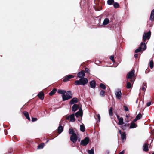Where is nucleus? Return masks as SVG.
Instances as JSON below:
<instances>
[{
  "mask_svg": "<svg viewBox=\"0 0 154 154\" xmlns=\"http://www.w3.org/2000/svg\"><path fill=\"white\" fill-rule=\"evenodd\" d=\"M88 82V79L84 77L80 78L79 80H77L75 81V84L76 85H85Z\"/></svg>",
  "mask_w": 154,
  "mask_h": 154,
  "instance_id": "f257e3e1",
  "label": "nucleus"
},
{
  "mask_svg": "<svg viewBox=\"0 0 154 154\" xmlns=\"http://www.w3.org/2000/svg\"><path fill=\"white\" fill-rule=\"evenodd\" d=\"M62 100L65 101L69 99L72 97V93L70 91H68L66 92V95H62Z\"/></svg>",
  "mask_w": 154,
  "mask_h": 154,
  "instance_id": "f03ea898",
  "label": "nucleus"
},
{
  "mask_svg": "<svg viewBox=\"0 0 154 154\" xmlns=\"http://www.w3.org/2000/svg\"><path fill=\"white\" fill-rule=\"evenodd\" d=\"M134 73V70L133 69L129 72L126 75V78L127 79H131V82H134L135 80L134 79L132 78V77L134 78L135 77Z\"/></svg>",
  "mask_w": 154,
  "mask_h": 154,
  "instance_id": "7ed1b4c3",
  "label": "nucleus"
},
{
  "mask_svg": "<svg viewBox=\"0 0 154 154\" xmlns=\"http://www.w3.org/2000/svg\"><path fill=\"white\" fill-rule=\"evenodd\" d=\"M151 32L150 31L147 33H144L143 35V39L144 42L146 39L149 40V39L151 36Z\"/></svg>",
  "mask_w": 154,
  "mask_h": 154,
  "instance_id": "20e7f679",
  "label": "nucleus"
},
{
  "mask_svg": "<svg viewBox=\"0 0 154 154\" xmlns=\"http://www.w3.org/2000/svg\"><path fill=\"white\" fill-rule=\"evenodd\" d=\"M89 139L88 137H85L84 139L82 140L80 142V144L83 146H86L89 143Z\"/></svg>",
  "mask_w": 154,
  "mask_h": 154,
  "instance_id": "39448f33",
  "label": "nucleus"
},
{
  "mask_svg": "<svg viewBox=\"0 0 154 154\" xmlns=\"http://www.w3.org/2000/svg\"><path fill=\"white\" fill-rule=\"evenodd\" d=\"M78 138L77 134L72 135L70 137L71 141L74 143H75L77 141Z\"/></svg>",
  "mask_w": 154,
  "mask_h": 154,
  "instance_id": "423d86ee",
  "label": "nucleus"
},
{
  "mask_svg": "<svg viewBox=\"0 0 154 154\" xmlns=\"http://www.w3.org/2000/svg\"><path fill=\"white\" fill-rule=\"evenodd\" d=\"M67 120L69 119L70 121L71 122H74L75 121V116L74 114H72L66 117Z\"/></svg>",
  "mask_w": 154,
  "mask_h": 154,
  "instance_id": "0eeeda50",
  "label": "nucleus"
},
{
  "mask_svg": "<svg viewBox=\"0 0 154 154\" xmlns=\"http://www.w3.org/2000/svg\"><path fill=\"white\" fill-rule=\"evenodd\" d=\"M116 97L117 98L119 99H120L122 97V93L120 89H118L117 91L115 93Z\"/></svg>",
  "mask_w": 154,
  "mask_h": 154,
  "instance_id": "6e6552de",
  "label": "nucleus"
},
{
  "mask_svg": "<svg viewBox=\"0 0 154 154\" xmlns=\"http://www.w3.org/2000/svg\"><path fill=\"white\" fill-rule=\"evenodd\" d=\"M85 71L84 70H82L78 73L77 77L81 78L84 77L85 76Z\"/></svg>",
  "mask_w": 154,
  "mask_h": 154,
  "instance_id": "1a4fd4ad",
  "label": "nucleus"
},
{
  "mask_svg": "<svg viewBox=\"0 0 154 154\" xmlns=\"http://www.w3.org/2000/svg\"><path fill=\"white\" fill-rule=\"evenodd\" d=\"M83 114V112L81 108H80L79 111L77 112L75 114V115L76 117H78L79 116H80L81 117L82 116Z\"/></svg>",
  "mask_w": 154,
  "mask_h": 154,
  "instance_id": "9d476101",
  "label": "nucleus"
},
{
  "mask_svg": "<svg viewBox=\"0 0 154 154\" xmlns=\"http://www.w3.org/2000/svg\"><path fill=\"white\" fill-rule=\"evenodd\" d=\"M74 76L72 75H69L66 76L63 79V81L64 82H66L68 81L69 79H70L74 78Z\"/></svg>",
  "mask_w": 154,
  "mask_h": 154,
  "instance_id": "9b49d317",
  "label": "nucleus"
},
{
  "mask_svg": "<svg viewBox=\"0 0 154 154\" xmlns=\"http://www.w3.org/2000/svg\"><path fill=\"white\" fill-rule=\"evenodd\" d=\"M78 99L77 98H73L70 101L69 103L70 104H73L77 103Z\"/></svg>",
  "mask_w": 154,
  "mask_h": 154,
  "instance_id": "f8f14e48",
  "label": "nucleus"
},
{
  "mask_svg": "<svg viewBox=\"0 0 154 154\" xmlns=\"http://www.w3.org/2000/svg\"><path fill=\"white\" fill-rule=\"evenodd\" d=\"M91 87L92 88H94L96 87V82L94 80L91 81L89 82Z\"/></svg>",
  "mask_w": 154,
  "mask_h": 154,
  "instance_id": "ddd939ff",
  "label": "nucleus"
},
{
  "mask_svg": "<svg viewBox=\"0 0 154 154\" xmlns=\"http://www.w3.org/2000/svg\"><path fill=\"white\" fill-rule=\"evenodd\" d=\"M69 134H77L75 130H74L72 127H70L69 130Z\"/></svg>",
  "mask_w": 154,
  "mask_h": 154,
  "instance_id": "4468645a",
  "label": "nucleus"
},
{
  "mask_svg": "<svg viewBox=\"0 0 154 154\" xmlns=\"http://www.w3.org/2000/svg\"><path fill=\"white\" fill-rule=\"evenodd\" d=\"M139 47L140 48H141V49H143V51H144L146 49V44L145 43L141 42L140 45Z\"/></svg>",
  "mask_w": 154,
  "mask_h": 154,
  "instance_id": "2eb2a0df",
  "label": "nucleus"
},
{
  "mask_svg": "<svg viewBox=\"0 0 154 154\" xmlns=\"http://www.w3.org/2000/svg\"><path fill=\"white\" fill-rule=\"evenodd\" d=\"M154 19V9H153L151 12L150 17V20L152 21H153Z\"/></svg>",
  "mask_w": 154,
  "mask_h": 154,
  "instance_id": "dca6fc26",
  "label": "nucleus"
},
{
  "mask_svg": "<svg viewBox=\"0 0 154 154\" xmlns=\"http://www.w3.org/2000/svg\"><path fill=\"white\" fill-rule=\"evenodd\" d=\"M78 108V105L76 104H74L72 106V111L75 112L76 111Z\"/></svg>",
  "mask_w": 154,
  "mask_h": 154,
  "instance_id": "f3484780",
  "label": "nucleus"
},
{
  "mask_svg": "<svg viewBox=\"0 0 154 154\" xmlns=\"http://www.w3.org/2000/svg\"><path fill=\"white\" fill-rule=\"evenodd\" d=\"M142 117V115L141 113H139L137 115L135 118L134 119V122H136L137 120L140 119Z\"/></svg>",
  "mask_w": 154,
  "mask_h": 154,
  "instance_id": "a211bd4d",
  "label": "nucleus"
},
{
  "mask_svg": "<svg viewBox=\"0 0 154 154\" xmlns=\"http://www.w3.org/2000/svg\"><path fill=\"white\" fill-rule=\"evenodd\" d=\"M109 22V20L108 18H106L104 19L103 24V25L105 26L108 24Z\"/></svg>",
  "mask_w": 154,
  "mask_h": 154,
  "instance_id": "6ab92c4d",
  "label": "nucleus"
},
{
  "mask_svg": "<svg viewBox=\"0 0 154 154\" xmlns=\"http://www.w3.org/2000/svg\"><path fill=\"white\" fill-rule=\"evenodd\" d=\"M39 98L41 100H43L44 98V94L43 92H40L38 95Z\"/></svg>",
  "mask_w": 154,
  "mask_h": 154,
  "instance_id": "aec40b11",
  "label": "nucleus"
},
{
  "mask_svg": "<svg viewBox=\"0 0 154 154\" xmlns=\"http://www.w3.org/2000/svg\"><path fill=\"white\" fill-rule=\"evenodd\" d=\"M135 122L134 121V120L132 122L131 125L130 126V128H135L137 127V125H136V124L135 123Z\"/></svg>",
  "mask_w": 154,
  "mask_h": 154,
  "instance_id": "412c9836",
  "label": "nucleus"
},
{
  "mask_svg": "<svg viewBox=\"0 0 154 154\" xmlns=\"http://www.w3.org/2000/svg\"><path fill=\"white\" fill-rule=\"evenodd\" d=\"M58 94H62V95H64L66 93V91L65 90L59 89L57 91Z\"/></svg>",
  "mask_w": 154,
  "mask_h": 154,
  "instance_id": "4be33fe9",
  "label": "nucleus"
},
{
  "mask_svg": "<svg viewBox=\"0 0 154 154\" xmlns=\"http://www.w3.org/2000/svg\"><path fill=\"white\" fill-rule=\"evenodd\" d=\"M23 114H24L26 118L28 119V120L30 121V119L29 117L28 113L26 111H24L23 112Z\"/></svg>",
  "mask_w": 154,
  "mask_h": 154,
  "instance_id": "5701e85b",
  "label": "nucleus"
},
{
  "mask_svg": "<svg viewBox=\"0 0 154 154\" xmlns=\"http://www.w3.org/2000/svg\"><path fill=\"white\" fill-rule=\"evenodd\" d=\"M121 137L122 140H125L126 139V134L125 132H124L121 134Z\"/></svg>",
  "mask_w": 154,
  "mask_h": 154,
  "instance_id": "b1692460",
  "label": "nucleus"
},
{
  "mask_svg": "<svg viewBox=\"0 0 154 154\" xmlns=\"http://www.w3.org/2000/svg\"><path fill=\"white\" fill-rule=\"evenodd\" d=\"M143 150L147 152L149 150L148 146L147 143H145L143 145Z\"/></svg>",
  "mask_w": 154,
  "mask_h": 154,
  "instance_id": "393cba45",
  "label": "nucleus"
},
{
  "mask_svg": "<svg viewBox=\"0 0 154 154\" xmlns=\"http://www.w3.org/2000/svg\"><path fill=\"white\" fill-rule=\"evenodd\" d=\"M63 131V127L61 125H59L57 129V132L59 134L61 133Z\"/></svg>",
  "mask_w": 154,
  "mask_h": 154,
  "instance_id": "a878e982",
  "label": "nucleus"
},
{
  "mask_svg": "<svg viewBox=\"0 0 154 154\" xmlns=\"http://www.w3.org/2000/svg\"><path fill=\"white\" fill-rule=\"evenodd\" d=\"M57 90L56 88H54L51 91L49 94L50 96H52L54 95L57 91Z\"/></svg>",
  "mask_w": 154,
  "mask_h": 154,
  "instance_id": "bb28decb",
  "label": "nucleus"
},
{
  "mask_svg": "<svg viewBox=\"0 0 154 154\" xmlns=\"http://www.w3.org/2000/svg\"><path fill=\"white\" fill-rule=\"evenodd\" d=\"M119 124L120 125H122L124 124L123 119L122 117H120L118 120Z\"/></svg>",
  "mask_w": 154,
  "mask_h": 154,
  "instance_id": "cd10ccee",
  "label": "nucleus"
},
{
  "mask_svg": "<svg viewBox=\"0 0 154 154\" xmlns=\"http://www.w3.org/2000/svg\"><path fill=\"white\" fill-rule=\"evenodd\" d=\"M109 114L110 116H112L113 115V108L111 107L109 110Z\"/></svg>",
  "mask_w": 154,
  "mask_h": 154,
  "instance_id": "c85d7f7f",
  "label": "nucleus"
},
{
  "mask_svg": "<svg viewBox=\"0 0 154 154\" xmlns=\"http://www.w3.org/2000/svg\"><path fill=\"white\" fill-rule=\"evenodd\" d=\"M80 130L82 132H84L85 131V128L84 125H80Z\"/></svg>",
  "mask_w": 154,
  "mask_h": 154,
  "instance_id": "c756f323",
  "label": "nucleus"
},
{
  "mask_svg": "<svg viewBox=\"0 0 154 154\" xmlns=\"http://www.w3.org/2000/svg\"><path fill=\"white\" fill-rule=\"evenodd\" d=\"M114 2V0H108L107 3L109 5H112Z\"/></svg>",
  "mask_w": 154,
  "mask_h": 154,
  "instance_id": "7c9ffc66",
  "label": "nucleus"
},
{
  "mask_svg": "<svg viewBox=\"0 0 154 154\" xmlns=\"http://www.w3.org/2000/svg\"><path fill=\"white\" fill-rule=\"evenodd\" d=\"M44 146V143H42L39 144L38 146L37 149H42Z\"/></svg>",
  "mask_w": 154,
  "mask_h": 154,
  "instance_id": "2f4dec72",
  "label": "nucleus"
},
{
  "mask_svg": "<svg viewBox=\"0 0 154 154\" xmlns=\"http://www.w3.org/2000/svg\"><path fill=\"white\" fill-rule=\"evenodd\" d=\"M153 62L152 59L149 62V66L151 69H152L153 68Z\"/></svg>",
  "mask_w": 154,
  "mask_h": 154,
  "instance_id": "473e14b6",
  "label": "nucleus"
},
{
  "mask_svg": "<svg viewBox=\"0 0 154 154\" xmlns=\"http://www.w3.org/2000/svg\"><path fill=\"white\" fill-rule=\"evenodd\" d=\"M88 152L89 154H94V149L93 148H92L91 150H88Z\"/></svg>",
  "mask_w": 154,
  "mask_h": 154,
  "instance_id": "72a5a7b5",
  "label": "nucleus"
},
{
  "mask_svg": "<svg viewBox=\"0 0 154 154\" xmlns=\"http://www.w3.org/2000/svg\"><path fill=\"white\" fill-rule=\"evenodd\" d=\"M100 95L101 97H104L105 95V91L103 90H101L100 91Z\"/></svg>",
  "mask_w": 154,
  "mask_h": 154,
  "instance_id": "f704fd0d",
  "label": "nucleus"
},
{
  "mask_svg": "<svg viewBox=\"0 0 154 154\" xmlns=\"http://www.w3.org/2000/svg\"><path fill=\"white\" fill-rule=\"evenodd\" d=\"M131 87V85L129 82H128L127 83L126 87L127 88L129 89Z\"/></svg>",
  "mask_w": 154,
  "mask_h": 154,
  "instance_id": "c9c22d12",
  "label": "nucleus"
},
{
  "mask_svg": "<svg viewBox=\"0 0 154 154\" xmlns=\"http://www.w3.org/2000/svg\"><path fill=\"white\" fill-rule=\"evenodd\" d=\"M128 126V125L125 124L124 125H122L121 126V128L123 130H125L126 129V127Z\"/></svg>",
  "mask_w": 154,
  "mask_h": 154,
  "instance_id": "e433bc0d",
  "label": "nucleus"
},
{
  "mask_svg": "<svg viewBox=\"0 0 154 154\" xmlns=\"http://www.w3.org/2000/svg\"><path fill=\"white\" fill-rule=\"evenodd\" d=\"M113 6L115 8H117L119 7V5L117 2H116L114 3Z\"/></svg>",
  "mask_w": 154,
  "mask_h": 154,
  "instance_id": "4c0bfd02",
  "label": "nucleus"
},
{
  "mask_svg": "<svg viewBox=\"0 0 154 154\" xmlns=\"http://www.w3.org/2000/svg\"><path fill=\"white\" fill-rule=\"evenodd\" d=\"M100 87L103 89H106V86L103 84L101 83L100 85Z\"/></svg>",
  "mask_w": 154,
  "mask_h": 154,
  "instance_id": "58836bf2",
  "label": "nucleus"
},
{
  "mask_svg": "<svg viewBox=\"0 0 154 154\" xmlns=\"http://www.w3.org/2000/svg\"><path fill=\"white\" fill-rule=\"evenodd\" d=\"M123 108H124V110L125 111H129V110L127 106L125 105L124 106Z\"/></svg>",
  "mask_w": 154,
  "mask_h": 154,
  "instance_id": "ea45409f",
  "label": "nucleus"
},
{
  "mask_svg": "<svg viewBox=\"0 0 154 154\" xmlns=\"http://www.w3.org/2000/svg\"><path fill=\"white\" fill-rule=\"evenodd\" d=\"M146 88V86L144 85L142 86L141 88L140 89V90L141 89L142 90L145 91Z\"/></svg>",
  "mask_w": 154,
  "mask_h": 154,
  "instance_id": "a19ab883",
  "label": "nucleus"
},
{
  "mask_svg": "<svg viewBox=\"0 0 154 154\" xmlns=\"http://www.w3.org/2000/svg\"><path fill=\"white\" fill-rule=\"evenodd\" d=\"M141 48H140V47H139L138 48H137V49H136L135 50V52L136 53L139 52H140V51H141Z\"/></svg>",
  "mask_w": 154,
  "mask_h": 154,
  "instance_id": "79ce46f5",
  "label": "nucleus"
},
{
  "mask_svg": "<svg viewBox=\"0 0 154 154\" xmlns=\"http://www.w3.org/2000/svg\"><path fill=\"white\" fill-rule=\"evenodd\" d=\"M97 118L98 119V122H100V116L99 114L97 115Z\"/></svg>",
  "mask_w": 154,
  "mask_h": 154,
  "instance_id": "37998d69",
  "label": "nucleus"
},
{
  "mask_svg": "<svg viewBox=\"0 0 154 154\" xmlns=\"http://www.w3.org/2000/svg\"><path fill=\"white\" fill-rule=\"evenodd\" d=\"M37 120V118H32V122L36 121Z\"/></svg>",
  "mask_w": 154,
  "mask_h": 154,
  "instance_id": "c03bdc74",
  "label": "nucleus"
},
{
  "mask_svg": "<svg viewBox=\"0 0 154 154\" xmlns=\"http://www.w3.org/2000/svg\"><path fill=\"white\" fill-rule=\"evenodd\" d=\"M110 59L112 61H114V56H113V55H112V56H110Z\"/></svg>",
  "mask_w": 154,
  "mask_h": 154,
  "instance_id": "a18cd8bd",
  "label": "nucleus"
},
{
  "mask_svg": "<svg viewBox=\"0 0 154 154\" xmlns=\"http://www.w3.org/2000/svg\"><path fill=\"white\" fill-rule=\"evenodd\" d=\"M85 71L86 72H87V73H89L90 70L88 69V68H85Z\"/></svg>",
  "mask_w": 154,
  "mask_h": 154,
  "instance_id": "49530a36",
  "label": "nucleus"
},
{
  "mask_svg": "<svg viewBox=\"0 0 154 154\" xmlns=\"http://www.w3.org/2000/svg\"><path fill=\"white\" fill-rule=\"evenodd\" d=\"M151 104V102H148L147 103L146 105L148 107Z\"/></svg>",
  "mask_w": 154,
  "mask_h": 154,
  "instance_id": "de8ad7c7",
  "label": "nucleus"
},
{
  "mask_svg": "<svg viewBox=\"0 0 154 154\" xmlns=\"http://www.w3.org/2000/svg\"><path fill=\"white\" fill-rule=\"evenodd\" d=\"M124 150H123L122 152H121L120 153H119V154H124Z\"/></svg>",
  "mask_w": 154,
  "mask_h": 154,
  "instance_id": "09e8293b",
  "label": "nucleus"
},
{
  "mask_svg": "<svg viewBox=\"0 0 154 154\" xmlns=\"http://www.w3.org/2000/svg\"><path fill=\"white\" fill-rule=\"evenodd\" d=\"M134 57L135 58H137L138 57V54H136L134 55Z\"/></svg>",
  "mask_w": 154,
  "mask_h": 154,
  "instance_id": "8fccbe9b",
  "label": "nucleus"
},
{
  "mask_svg": "<svg viewBox=\"0 0 154 154\" xmlns=\"http://www.w3.org/2000/svg\"><path fill=\"white\" fill-rule=\"evenodd\" d=\"M109 151H107L106 152L105 154H109Z\"/></svg>",
  "mask_w": 154,
  "mask_h": 154,
  "instance_id": "3c124183",
  "label": "nucleus"
},
{
  "mask_svg": "<svg viewBox=\"0 0 154 154\" xmlns=\"http://www.w3.org/2000/svg\"><path fill=\"white\" fill-rule=\"evenodd\" d=\"M77 140H78V141L79 142H80L81 140V139L80 137H78V138Z\"/></svg>",
  "mask_w": 154,
  "mask_h": 154,
  "instance_id": "603ef678",
  "label": "nucleus"
},
{
  "mask_svg": "<svg viewBox=\"0 0 154 154\" xmlns=\"http://www.w3.org/2000/svg\"><path fill=\"white\" fill-rule=\"evenodd\" d=\"M119 134H122V133L121 131L119 129Z\"/></svg>",
  "mask_w": 154,
  "mask_h": 154,
  "instance_id": "864d4df0",
  "label": "nucleus"
},
{
  "mask_svg": "<svg viewBox=\"0 0 154 154\" xmlns=\"http://www.w3.org/2000/svg\"><path fill=\"white\" fill-rule=\"evenodd\" d=\"M117 119H118V120H119V118H119V116H118V115H117Z\"/></svg>",
  "mask_w": 154,
  "mask_h": 154,
  "instance_id": "5fc2aeb1",
  "label": "nucleus"
},
{
  "mask_svg": "<svg viewBox=\"0 0 154 154\" xmlns=\"http://www.w3.org/2000/svg\"><path fill=\"white\" fill-rule=\"evenodd\" d=\"M126 117H127V118H128V115H126Z\"/></svg>",
  "mask_w": 154,
  "mask_h": 154,
  "instance_id": "6e6d98bb",
  "label": "nucleus"
},
{
  "mask_svg": "<svg viewBox=\"0 0 154 154\" xmlns=\"http://www.w3.org/2000/svg\"><path fill=\"white\" fill-rule=\"evenodd\" d=\"M48 141H49V140H47L46 141V143H47Z\"/></svg>",
  "mask_w": 154,
  "mask_h": 154,
  "instance_id": "4d7b16f0",
  "label": "nucleus"
},
{
  "mask_svg": "<svg viewBox=\"0 0 154 154\" xmlns=\"http://www.w3.org/2000/svg\"><path fill=\"white\" fill-rule=\"evenodd\" d=\"M136 103H137V101H136Z\"/></svg>",
  "mask_w": 154,
  "mask_h": 154,
  "instance_id": "13d9d810",
  "label": "nucleus"
},
{
  "mask_svg": "<svg viewBox=\"0 0 154 154\" xmlns=\"http://www.w3.org/2000/svg\"><path fill=\"white\" fill-rule=\"evenodd\" d=\"M94 117H95L94 116ZM95 118L96 120H97V119H96V118L95 117Z\"/></svg>",
  "mask_w": 154,
  "mask_h": 154,
  "instance_id": "bf43d9fd",
  "label": "nucleus"
},
{
  "mask_svg": "<svg viewBox=\"0 0 154 154\" xmlns=\"http://www.w3.org/2000/svg\"><path fill=\"white\" fill-rule=\"evenodd\" d=\"M152 154H154V153H152Z\"/></svg>",
  "mask_w": 154,
  "mask_h": 154,
  "instance_id": "052dcab7",
  "label": "nucleus"
},
{
  "mask_svg": "<svg viewBox=\"0 0 154 154\" xmlns=\"http://www.w3.org/2000/svg\"><path fill=\"white\" fill-rule=\"evenodd\" d=\"M153 131H154V129H153Z\"/></svg>",
  "mask_w": 154,
  "mask_h": 154,
  "instance_id": "680f3d73",
  "label": "nucleus"
}]
</instances>
